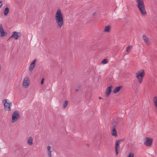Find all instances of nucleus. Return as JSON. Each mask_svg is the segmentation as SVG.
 Here are the masks:
<instances>
[{"mask_svg": "<svg viewBox=\"0 0 157 157\" xmlns=\"http://www.w3.org/2000/svg\"><path fill=\"white\" fill-rule=\"evenodd\" d=\"M99 98L100 99H101L102 98L101 97H99Z\"/></svg>", "mask_w": 157, "mask_h": 157, "instance_id": "obj_31", "label": "nucleus"}, {"mask_svg": "<svg viewBox=\"0 0 157 157\" xmlns=\"http://www.w3.org/2000/svg\"><path fill=\"white\" fill-rule=\"evenodd\" d=\"M33 139L31 136H30L28 138L27 142L29 145H32L33 144Z\"/></svg>", "mask_w": 157, "mask_h": 157, "instance_id": "obj_15", "label": "nucleus"}, {"mask_svg": "<svg viewBox=\"0 0 157 157\" xmlns=\"http://www.w3.org/2000/svg\"><path fill=\"white\" fill-rule=\"evenodd\" d=\"M143 38L145 42H147L146 43L147 44V41H149V40L148 39V38H147V37L145 36V35H143Z\"/></svg>", "mask_w": 157, "mask_h": 157, "instance_id": "obj_18", "label": "nucleus"}, {"mask_svg": "<svg viewBox=\"0 0 157 157\" xmlns=\"http://www.w3.org/2000/svg\"><path fill=\"white\" fill-rule=\"evenodd\" d=\"M120 150V147L119 146V144L116 142L115 144V151L117 154V155H118L119 152Z\"/></svg>", "mask_w": 157, "mask_h": 157, "instance_id": "obj_13", "label": "nucleus"}, {"mask_svg": "<svg viewBox=\"0 0 157 157\" xmlns=\"http://www.w3.org/2000/svg\"><path fill=\"white\" fill-rule=\"evenodd\" d=\"M48 155L49 157H52V155L51 152H49V153H48Z\"/></svg>", "mask_w": 157, "mask_h": 157, "instance_id": "obj_27", "label": "nucleus"}, {"mask_svg": "<svg viewBox=\"0 0 157 157\" xmlns=\"http://www.w3.org/2000/svg\"><path fill=\"white\" fill-rule=\"evenodd\" d=\"M123 88V86H117L115 89L113 90V93H117L120 90Z\"/></svg>", "mask_w": 157, "mask_h": 157, "instance_id": "obj_14", "label": "nucleus"}, {"mask_svg": "<svg viewBox=\"0 0 157 157\" xmlns=\"http://www.w3.org/2000/svg\"><path fill=\"white\" fill-rule=\"evenodd\" d=\"M125 140V138H123L117 140L116 142L120 144L121 142H124Z\"/></svg>", "mask_w": 157, "mask_h": 157, "instance_id": "obj_19", "label": "nucleus"}, {"mask_svg": "<svg viewBox=\"0 0 157 157\" xmlns=\"http://www.w3.org/2000/svg\"><path fill=\"white\" fill-rule=\"evenodd\" d=\"M112 86H110L107 88V90L106 91V94L105 95V97H107L109 96L110 94L112 91Z\"/></svg>", "mask_w": 157, "mask_h": 157, "instance_id": "obj_11", "label": "nucleus"}, {"mask_svg": "<svg viewBox=\"0 0 157 157\" xmlns=\"http://www.w3.org/2000/svg\"><path fill=\"white\" fill-rule=\"evenodd\" d=\"M30 83L28 78H26L24 79L23 86L25 88H27L29 85Z\"/></svg>", "mask_w": 157, "mask_h": 157, "instance_id": "obj_8", "label": "nucleus"}, {"mask_svg": "<svg viewBox=\"0 0 157 157\" xmlns=\"http://www.w3.org/2000/svg\"><path fill=\"white\" fill-rule=\"evenodd\" d=\"M51 148V147L50 146H48L47 147L48 149V153H49V152H51V151L50 150V149Z\"/></svg>", "mask_w": 157, "mask_h": 157, "instance_id": "obj_25", "label": "nucleus"}, {"mask_svg": "<svg viewBox=\"0 0 157 157\" xmlns=\"http://www.w3.org/2000/svg\"><path fill=\"white\" fill-rule=\"evenodd\" d=\"M68 103V101L66 100V101H65L64 103V104L63 105V108L64 109H65Z\"/></svg>", "mask_w": 157, "mask_h": 157, "instance_id": "obj_20", "label": "nucleus"}, {"mask_svg": "<svg viewBox=\"0 0 157 157\" xmlns=\"http://www.w3.org/2000/svg\"><path fill=\"white\" fill-rule=\"evenodd\" d=\"M134 154L133 152H130L128 155V157H134Z\"/></svg>", "mask_w": 157, "mask_h": 157, "instance_id": "obj_24", "label": "nucleus"}, {"mask_svg": "<svg viewBox=\"0 0 157 157\" xmlns=\"http://www.w3.org/2000/svg\"><path fill=\"white\" fill-rule=\"evenodd\" d=\"M110 27H111L110 25H107L105 27L104 31L105 32H109V29H110Z\"/></svg>", "mask_w": 157, "mask_h": 157, "instance_id": "obj_17", "label": "nucleus"}, {"mask_svg": "<svg viewBox=\"0 0 157 157\" xmlns=\"http://www.w3.org/2000/svg\"><path fill=\"white\" fill-rule=\"evenodd\" d=\"M137 3L136 6L140 10L142 15L146 13L143 0H136Z\"/></svg>", "mask_w": 157, "mask_h": 157, "instance_id": "obj_2", "label": "nucleus"}, {"mask_svg": "<svg viewBox=\"0 0 157 157\" xmlns=\"http://www.w3.org/2000/svg\"><path fill=\"white\" fill-rule=\"evenodd\" d=\"M154 104L156 107L157 108V97H155L154 98Z\"/></svg>", "mask_w": 157, "mask_h": 157, "instance_id": "obj_21", "label": "nucleus"}, {"mask_svg": "<svg viewBox=\"0 0 157 157\" xmlns=\"http://www.w3.org/2000/svg\"><path fill=\"white\" fill-rule=\"evenodd\" d=\"M145 74V73L144 69H141L138 71L136 73V76L138 78V81L139 83L140 84L142 82Z\"/></svg>", "mask_w": 157, "mask_h": 157, "instance_id": "obj_3", "label": "nucleus"}, {"mask_svg": "<svg viewBox=\"0 0 157 157\" xmlns=\"http://www.w3.org/2000/svg\"><path fill=\"white\" fill-rule=\"evenodd\" d=\"M108 62V60L107 59H103L101 63L104 64H106Z\"/></svg>", "mask_w": 157, "mask_h": 157, "instance_id": "obj_23", "label": "nucleus"}, {"mask_svg": "<svg viewBox=\"0 0 157 157\" xmlns=\"http://www.w3.org/2000/svg\"><path fill=\"white\" fill-rule=\"evenodd\" d=\"M44 78H43L42 79L41 82V84L42 85L44 83Z\"/></svg>", "mask_w": 157, "mask_h": 157, "instance_id": "obj_26", "label": "nucleus"}, {"mask_svg": "<svg viewBox=\"0 0 157 157\" xmlns=\"http://www.w3.org/2000/svg\"><path fill=\"white\" fill-rule=\"evenodd\" d=\"M20 116L19 111L17 110L15 111L12 114V122L13 123L16 121L19 118Z\"/></svg>", "mask_w": 157, "mask_h": 157, "instance_id": "obj_4", "label": "nucleus"}, {"mask_svg": "<svg viewBox=\"0 0 157 157\" xmlns=\"http://www.w3.org/2000/svg\"><path fill=\"white\" fill-rule=\"evenodd\" d=\"M153 139L148 137H146L144 139V144L147 146H151L152 144Z\"/></svg>", "mask_w": 157, "mask_h": 157, "instance_id": "obj_5", "label": "nucleus"}, {"mask_svg": "<svg viewBox=\"0 0 157 157\" xmlns=\"http://www.w3.org/2000/svg\"><path fill=\"white\" fill-rule=\"evenodd\" d=\"M111 133L113 136H117V132L116 130V125L114 124H113L112 130L111 131Z\"/></svg>", "mask_w": 157, "mask_h": 157, "instance_id": "obj_10", "label": "nucleus"}, {"mask_svg": "<svg viewBox=\"0 0 157 157\" xmlns=\"http://www.w3.org/2000/svg\"><path fill=\"white\" fill-rule=\"evenodd\" d=\"M7 99H4L2 101V103L4 106V109L6 111H9L11 110V109L10 107V105H8V102H7Z\"/></svg>", "mask_w": 157, "mask_h": 157, "instance_id": "obj_6", "label": "nucleus"}, {"mask_svg": "<svg viewBox=\"0 0 157 157\" xmlns=\"http://www.w3.org/2000/svg\"><path fill=\"white\" fill-rule=\"evenodd\" d=\"M76 91H78V89H77L75 90Z\"/></svg>", "mask_w": 157, "mask_h": 157, "instance_id": "obj_30", "label": "nucleus"}, {"mask_svg": "<svg viewBox=\"0 0 157 157\" xmlns=\"http://www.w3.org/2000/svg\"><path fill=\"white\" fill-rule=\"evenodd\" d=\"M2 5V1H0V8L1 7Z\"/></svg>", "mask_w": 157, "mask_h": 157, "instance_id": "obj_28", "label": "nucleus"}, {"mask_svg": "<svg viewBox=\"0 0 157 157\" xmlns=\"http://www.w3.org/2000/svg\"><path fill=\"white\" fill-rule=\"evenodd\" d=\"M7 34V33L4 30L2 25L0 24V36L2 37L6 36Z\"/></svg>", "mask_w": 157, "mask_h": 157, "instance_id": "obj_7", "label": "nucleus"}, {"mask_svg": "<svg viewBox=\"0 0 157 157\" xmlns=\"http://www.w3.org/2000/svg\"><path fill=\"white\" fill-rule=\"evenodd\" d=\"M20 34V33L14 31L12 35L10 37L9 39L11 38H14V39L15 40H17L18 39V37H19V36L18 34Z\"/></svg>", "mask_w": 157, "mask_h": 157, "instance_id": "obj_9", "label": "nucleus"}, {"mask_svg": "<svg viewBox=\"0 0 157 157\" xmlns=\"http://www.w3.org/2000/svg\"><path fill=\"white\" fill-rule=\"evenodd\" d=\"M36 59H35L31 64L29 67V70L30 71H31L33 70L35 66L36 62Z\"/></svg>", "mask_w": 157, "mask_h": 157, "instance_id": "obj_12", "label": "nucleus"}, {"mask_svg": "<svg viewBox=\"0 0 157 157\" xmlns=\"http://www.w3.org/2000/svg\"><path fill=\"white\" fill-rule=\"evenodd\" d=\"M132 46L131 45H130L128 47H126V51L127 52H129L130 51V48H132Z\"/></svg>", "mask_w": 157, "mask_h": 157, "instance_id": "obj_22", "label": "nucleus"}, {"mask_svg": "<svg viewBox=\"0 0 157 157\" xmlns=\"http://www.w3.org/2000/svg\"><path fill=\"white\" fill-rule=\"evenodd\" d=\"M8 105H10V106H12V103L11 102L10 103H8Z\"/></svg>", "mask_w": 157, "mask_h": 157, "instance_id": "obj_29", "label": "nucleus"}, {"mask_svg": "<svg viewBox=\"0 0 157 157\" xmlns=\"http://www.w3.org/2000/svg\"><path fill=\"white\" fill-rule=\"evenodd\" d=\"M9 12V9L8 7H6L4 10V14L5 16L7 15Z\"/></svg>", "mask_w": 157, "mask_h": 157, "instance_id": "obj_16", "label": "nucleus"}, {"mask_svg": "<svg viewBox=\"0 0 157 157\" xmlns=\"http://www.w3.org/2000/svg\"><path fill=\"white\" fill-rule=\"evenodd\" d=\"M55 20L57 24V26L61 28L64 24V21L63 15L61 13V10L60 9H58L56 12L55 16Z\"/></svg>", "mask_w": 157, "mask_h": 157, "instance_id": "obj_1", "label": "nucleus"}]
</instances>
